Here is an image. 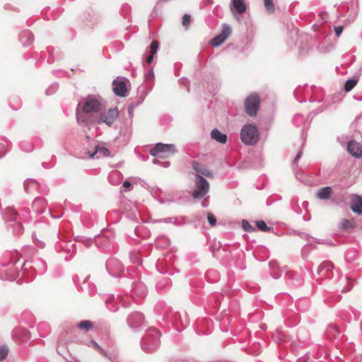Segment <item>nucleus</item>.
<instances>
[{"instance_id":"1","label":"nucleus","mask_w":362,"mask_h":362,"mask_svg":"<svg viewBox=\"0 0 362 362\" xmlns=\"http://www.w3.org/2000/svg\"><path fill=\"white\" fill-rule=\"evenodd\" d=\"M160 337L159 330L156 328L149 329L141 341L143 351L150 353L156 350L160 345Z\"/></svg>"},{"instance_id":"2","label":"nucleus","mask_w":362,"mask_h":362,"mask_svg":"<svg viewBox=\"0 0 362 362\" xmlns=\"http://www.w3.org/2000/svg\"><path fill=\"white\" fill-rule=\"evenodd\" d=\"M242 142L245 145H255L259 139V132L256 125L253 124H245L240 133Z\"/></svg>"},{"instance_id":"3","label":"nucleus","mask_w":362,"mask_h":362,"mask_svg":"<svg viewBox=\"0 0 362 362\" xmlns=\"http://www.w3.org/2000/svg\"><path fill=\"white\" fill-rule=\"evenodd\" d=\"M176 147L174 144L157 143L151 150L150 154L154 157L166 158L175 154Z\"/></svg>"},{"instance_id":"4","label":"nucleus","mask_w":362,"mask_h":362,"mask_svg":"<svg viewBox=\"0 0 362 362\" xmlns=\"http://www.w3.org/2000/svg\"><path fill=\"white\" fill-rule=\"evenodd\" d=\"M245 107L246 113L250 117H255L257 115L259 107V97L257 94L249 95L245 100Z\"/></svg>"},{"instance_id":"5","label":"nucleus","mask_w":362,"mask_h":362,"mask_svg":"<svg viewBox=\"0 0 362 362\" xmlns=\"http://www.w3.org/2000/svg\"><path fill=\"white\" fill-rule=\"evenodd\" d=\"M118 117L119 111L117 107L110 108L107 112L100 114L97 123H105L107 126L111 127Z\"/></svg>"},{"instance_id":"6","label":"nucleus","mask_w":362,"mask_h":362,"mask_svg":"<svg viewBox=\"0 0 362 362\" xmlns=\"http://www.w3.org/2000/svg\"><path fill=\"white\" fill-rule=\"evenodd\" d=\"M192 167L197 173V181H207L204 177L208 178L213 177L212 172L206 167L201 165L198 161L193 160L192 162Z\"/></svg>"},{"instance_id":"7","label":"nucleus","mask_w":362,"mask_h":362,"mask_svg":"<svg viewBox=\"0 0 362 362\" xmlns=\"http://www.w3.org/2000/svg\"><path fill=\"white\" fill-rule=\"evenodd\" d=\"M106 269L110 275L113 277H119L124 272V266L117 259H110L106 262Z\"/></svg>"},{"instance_id":"8","label":"nucleus","mask_w":362,"mask_h":362,"mask_svg":"<svg viewBox=\"0 0 362 362\" xmlns=\"http://www.w3.org/2000/svg\"><path fill=\"white\" fill-rule=\"evenodd\" d=\"M231 33V28L226 23L222 25V32L219 35L214 37L211 41V45L213 47H217L221 45Z\"/></svg>"},{"instance_id":"9","label":"nucleus","mask_w":362,"mask_h":362,"mask_svg":"<svg viewBox=\"0 0 362 362\" xmlns=\"http://www.w3.org/2000/svg\"><path fill=\"white\" fill-rule=\"evenodd\" d=\"M127 323L132 329L137 330L144 325V315L139 312L132 313L127 317Z\"/></svg>"},{"instance_id":"10","label":"nucleus","mask_w":362,"mask_h":362,"mask_svg":"<svg viewBox=\"0 0 362 362\" xmlns=\"http://www.w3.org/2000/svg\"><path fill=\"white\" fill-rule=\"evenodd\" d=\"M101 109V103L96 98H88L83 105L82 110L84 113L98 112Z\"/></svg>"},{"instance_id":"11","label":"nucleus","mask_w":362,"mask_h":362,"mask_svg":"<svg viewBox=\"0 0 362 362\" xmlns=\"http://www.w3.org/2000/svg\"><path fill=\"white\" fill-rule=\"evenodd\" d=\"M7 214L11 216V218H7V222H8V226L13 228L15 233H21L23 230V227L21 223L16 221V213L14 209L8 208L7 209Z\"/></svg>"},{"instance_id":"12","label":"nucleus","mask_w":362,"mask_h":362,"mask_svg":"<svg viewBox=\"0 0 362 362\" xmlns=\"http://www.w3.org/2000/svg\"><path fill=\"white\" fill-rule=\"evenodd\" d=\"M209 189V182H197L196 187L192 192V196L195 199H202L207 194Z\"/></svg>"},{"instance_id":"13","label":"nucleus","mask_w":362,"mask_h":362,"mask_svg":"<svg viewBox=\"0 0 362 362\" xmlns=\"http://www.w3.org/2000/svg\"><path fill=\"white\" fill-rule=\"evenodd\" d=\"M112 86L115 95L119 97H125L127 95V86L123 80L115 79L112 81Z\"/></svg>"},{"instance_id":"14","label":"nucleus","mask_w":362,"mask_h":362,"mask_svg":"<svg viewBox=\"0 0 362 362\" xmlns=\"http://www.w3.org/2000/svg\"><path fill=\"white\" fill-rule=\"evenodd\" d=\"M347 150L351 156L357 158L362 157V147L360 144L356 141L351 140L349 141L347 144Z\"/></svg>"},{"instance_id":"15","label":"nucleus","mask_w":362,"mask_h":362,"mask_svg":"<svg viewBox=\"0 0 362 362\" xmlns=\"http://www.w3.org/2000/svg\"><path fill=\"white\" fill-rule=\"evenodd\" d=\"M32 265L30 268H32L36 274L40 275L43 274L47 270V264L46 262L40 259V258H35L31 261Z\"/></svg>"},{"instance_id":"16","label":"nucleus","mask_w":362,"mask_h":362,"mask_svg":"<svg viewBox=\"0 0 362 362\" xmlns=\"http://www.w3.org/2000/svg\"><path fill=\"white\" fill-rule=\"evenodd\" d=\"M88 156L91 158H100L110 155V151L104 146H96L93 152H88Z\"/></svg>"},{"instance_id":"17","label":"nucleus","mask_w":362,"mask_h":362,"mask_svg":"<svg viewBox=\"0 0 362 362\" xmlns=\"http://www.w3.org/2000/svg\"><path fill=\"white\" fill-rule=\"evenodd\" d=\"M334 269V264L330 261L322 262L317 268V274L324 276Z\"/></svg>"},{"instance_id":"18","label":"nucleus","mask_w":362,"mask_h":362,"mask_svg":"<svg viewBox=\"0 0 362 362\" xmlns=\"http://www.w3.org/2000/svg\"><path fill=\"white\" fill-rule=\"evenodd\" d=\"M20 41L23 46H28L34 41V35L30 30H23L19 37Z\"/></svg>"},{"instance_id":"19","label":"nucleus","mask_w":362,"mask_h":362,"mask_svg":"<svg viewBox=\"0 0 362 362\" xmlns=\"http://www.w3.org/2000/svg\"><path fill=\"white\" fill-rule=\"evenodd\" d=\"M351 210L357 214H362V197L359 195H355L351 202Z\"/></svg>"},{"instance_id":"20","label":"nucleus","mask_w":362,"mask_h":362,"mask_svg":"<svg viewBox=\"0 0 362 362\" xmlns=\"http://www.w3.org/2000/svg\"><path fill=\"white\" fill-rule=\"evenodd\" d=\"M46 201L42 197L36 198L32 205L33 209L36 214H40L45 211Z\"/></svg>"},{"instance_id":"21","label":"nucleus","mask_w":362,"mask_h":362,"mask_svg":"<svg viewBox=\"0 0 362 362\" xmlns=\"http://www.w3.org/2000/svg\"><path fill=\"white\" fill-rule=\"evenodd\" d=\"M132 289L139 297L144 296L147 293L146 286L140 281L133 282Z\"/></svg>"},{"instance_id":"22","label":"nucleus","mask_w":362,"mask_h":362,"mask_svg":"<svg viewBox=\"0 0 362 362\" xmlns=\"http://www.w3.org/2000/svg\"><path fill=\"white\" fill-rule=\"evenodd\" d=\"M211 136L215 141L224 144L227 142V135L221 132L218 129H213L211 132Z\"/></svg>"},{"instance_id":"23","label":"nucleus","mask_w":362,"mask_h":362,"mask_svg":"<svg viewBox=\"0 0 362 362\" xmlns=\"http://www.w3.org/2000/svg\"><path fill=\"white\" fill-rule=\"evenodd\" d=\"M332 192V189L331 187H322L317 190L316 196L320 199L326 200L330 197Z\"/></svg>"},{"instance_id":"24","label":"nucleus","mask_w":362,"mask_h":362,"mask_svg":"<svg viewBox=\"0 0 362 362\" xmlns=\"http://www.w3.org/2000/svg\"><path fill=\"white\" fill-rule=\"evenodd\" d=\"M232 4L238 13H243L245 11L246 6L243 0H232Z\"/></svg>"},{"instance_id":"25","label":"nucleus","mask_w":362,"mask_h":362,"mask_svg":"<svg viewBox=\"0 0 362 362\" xmlns=\"http://www.w3.org/2000/svg\"><path fill=\"white\" fill-rule=\"evenodd\" d=\"M76 119L78 123L83 127L88 126L90 124L88 117L84 112L83 114L76 113Z\"/></svg>"},{"instance_id":"26","label":"nucleus","mask_w":362,"mask_h":362,"mask_svg":"<svg viewBox=\"0 0 362 362\" xmlns=\"http://www.w3.org/2000/svg\"><path fill=\"white\" fill-rule=\"evenodd\" d=\"M357 79L350 78L348 79L344 84V90L346 92L351 91L357 84Z\"/></svg>"},{"instance_id":"27","label":"nucleus","mask_w":362,"mask_h":362,"mask_svg":"<svg viewBox=\"0 0 362 362\" xmlns=\"http://www.w3.org/2000/svg\"><path fill=\"white\" fill-rule=\"evenodd\" d=\"M256 226L259 230L263 232H270L273 230V228L267 226L266 223L264 221H257Z\"/></svg>"},{"instance_id":"28","label":"nucleus","mask_w":362,"mask_h":362,"mask_svg":"<svg viewBox=\"0 0 362 362\" xmlns=\"http://www.w3.org/2000/svg\"><path fill=\"white\" fill-rule=\"evenodd\" d=\"M78 327L81 329H85L86 331H89L93 329V325L89 320H83L78 324Z\"/></svg>"},{"instance_id":"29","label":"nucleus","mask_w":362,"mask_h":362,"mask_svg":"<svg viewBox=\"0 0 362 362\" xmlns=\"http://www.w3.org/2000/svg\"><path fill=\"white\" fill-rule=\"evenodd\" d=\"M264 6L267 13L270 14L274 13L275 7L272 0H264Z\"/></svg>"},{"instance_id":"30","label":"nucleus","mask_w":362,"mask_h":362,"mask_svg":"<svg viewBox=\"0 0 362 362\" xmlns=\"http://www.w3.org/2000/svg\"><path fill=\"white\" fill-rule=\"evenodd\" d=\"M144 100V95L141 94L139 97H138L136 98H131L129 100V103L128 105H134V108H136L141 103H142Z\"/></svg>"},{"instance_id":"31","label":"nucleus","mask_w":362,"mask_h":362,"mask_svg":"<svg viewBox=\"0 0 362 362\" xmlns=\"http://www.w3.org/2000/svg\"><path fill=\"white\" fill-rule=\"evenodd\" d=\"M242 226L245 231L252 232L255 230V228L252 226L247 220L242 221Z\"/></svg>"},{"instance_id":"32","label":"nucleus","mask_w":362,"mask_h":362,"mask_svg":"<svg viewBox=\"0 0 362 362\" xmlns=\"http://www.w3.org/2000/svg\"><path fill=\"white\" fill-rule=\"evenodd\" d=\"M8 349L6 346H0V361H4L8 356Z\"/></svg>"},{"instance_id":"33","label":"nucleus","mask_w":362,"mask_h":362,"mask_svg":"<svg viewBox=\"0 0 362 362\" xmlns=\"http://www.w3.org/2000/svg\"><path fill=\"white\" fill-rule=\"evenodd\" d=\"M303 122L304 117L302 115L297 114L293 118V123L297 127H299Z\"/></svg>"},{"instance_id":"34","label":"nucleus","mask_w":362,"mask_h":362,"mask_svg":"<svg viewBox=\"0 0 362 362\" xmlns=\"http://www.w3.org/2000/svg\"><path fill=\"white\" fill-rule=\"evenodd\" d=\"M21 148L25 152H30L33 150V145L26 141L21 143Z\"/></svg>"},{"instance_id":"35","label":"nucleus","mask_w":362,"mask_h":362,"mask_svg":"<svg viewBox=\"0 0 362 362\" xmlns=\"http://www.w3.org/2000/svg\"><path fill=\"white\" fill-rule=\"evenodd\" d=\"M58 88L59 85L57 83H52L47 88L45 93L47 95H52L57 90Z\"/></svg>"},{"instance_id":"36","label":"nucleus","mask_w":362,"mask_h":362,"mask_svg":"<svg viewBox=\"0 0 362 362\" xmlns=\"http://www.w3.org/2000/svg\"><path fill=\"white\" fill-rule=\"evenodd\" d=\"M159 44L157 41L153 40L151 42L149 49L151 54H155L157 53L158 49Z\"/></svg>"},{"instance_id":"37","label":"nucleus","mask_w":362,"mask_h":362,"mask_svg":"<svg viewBox=\"0 0 362 362\" xmlns=\"http://www.w3.org/2000/svg\"><path fill=\"white\" fill-rule=\"evenodd\" d=\"M341 228L343 230H349L354 228V225L349 220L344 219L341 223Z\"/></svg>"},{"instance_id":"38","label":"nucleus","mask_w":362,"mask_h":362,"mask_svg":"<svg viewBox=\"0 0 362 362\" xmlns=\"http://www.w3.org/2000/svg\"><path fill=\"white\" fill-rule=\"evenodd\" d=\"M191 22V17L189 14H184L182 16V25L185 28H188Z\"/></svg>"},{"instance_id":"39","label":"nucleus","mask_w":362,"mask_h":362,"mask_svg":"<svg viewBox=\"0 0 362 362\" xmlns=\"http://www.w3.org/2000/svg\"><path fill=\"white\" fill-rule=\"evenodd\" d=\"M177 220L175 217L166 218L163 219L159 220H153V223H175V221Z\"/></svg>"},{"instance_id":"40","label":"nucleus","mask_w":362,"mask_h":362,"mask_svg":"<svg viewBox=\"0 0 362 362\" xmlns=\"http://www.w3.org/2000/svg\"><path fill=\"white\" fill-rule=\"evenodd\" d=\"M207 220L211 226H216V218L212 214L209 213L207 214Z\"/></svg>"},{"instance_id":"41","label":"nucleus","mask_w":362,"mask_h":362,"mask_svg":"<svg viewBox=\"0 0 362 362\" xmlns=\"http://www.w3.org/2000/svg\"><path fill=\"white\" fill-rule=\"evenodd\" d=\"M340 281H341V283L346 282V283L349 284V279L348 277L341 278L340 279ZM350 288H351L350 284H349V287L347 288H339V289H340L341 292H347L348 291L350 290Z\"/></svg>"},{"instance_id":"42","label":"nucleus","mask_w":362,"mask_h":362,"mask_svg":"<svg viewBox=\"0 0 362 362\" xmlns=\"http://www.w3.org/2000/svg\"><path fill=\"white\" fill-rule=\"evenodd\" d=\"M90 343L97 349L98 350L101 354H103V355H105V353L104 351V350L97 344L96 341H95L94 340H91L90 341Z\"/></svg>"},{"instance_id":"43","label":"nucleus","mask_w":362,"mask_h":362,"mask_svg":"<svg viewBox=\"0 0 362 362\" xmlns=\"http://www.w3.org/2000/svg\"><path fill=\"white\" fill-rule=\"evenodd\" d=\"M344 30L343 25H338L334 27V32L337 35V37H339L341 34L342 33Z\"/></svg>"},{"instance_id":"44","label":"nucleus","mask_w":362,"mask_h":362,"mask_svg":"<svg viewBox=\"0 0 362 362\" xmlns=\"http://www.w3.org/2000/svg\"><path fill=\"white\" fill-rule=\"evenodd\" d=\"M134 105H128V107H127V110H128V115L129 116V117H133V115H134Z\"/></svg>"},{"instance_id":"45","label":"nucleus","mask_w":362,"mask_h":362,"mask_svg":"<svg viewBox=\"0 0 362 362\" xmlns=\"http://www.w3.org/2000/svg\"><path fill=\"white\" fill-rule=\"evenodd\" d=\"M6 154L5 145L0 143V158H3Z\"/></svg>"},{"instance_id":"46","label":"nucleus","mask_w":362,"mask_h":362,"mask_svg":"<svg viewBox=\"0 0 362 362\" xmlns=\"http://www.w3.org/2000/svg\"><path fill=\"white\" fill-rule=\"evenodd\" d=\"M124 191L129 190L132 188V182H123Z\"/></svg>"},{"instance_id":"47","label":"nucleus","mask_w":362,"mask_h":362,"mask_svg":"<svg viewBox=\"0 0 362 362\" xmlns=\"http://www.w3.org/2000/svg\"><path fill=\"white\" fill-rule=\"evenodd\" d=\"M154 54H149L146 57V62L148 64H151L152 63V62L153 61V58H154Z\"/></svg>"},{"instance_id":"48","label":"nucleus","mask_w":362,"mask_h":362,"mask_svg":"<svg viewBox=\"0 0 362 362\" xmlns=\"http://www.w3.org/2000/svg\"><path fill=\"white\" fill-rule=\"evenodd\" d=\"M170 162L169 161H161L160 165L163 168H168L170 166Z\"/></svg>"},{"instance_id":"49","label":"nucleus","mask_w":362,"mask_h":362,"mask_svg":"<svg viewBox=\"0 0 362 362\" xmlns=\"http://www.w3.org/2000/svg\"><path fill=\"white\" fill-rule=\"evenodd\" d=\"M332 331L336 332L337 334H339V331L337 330V328L334 325L330 326L328 329L329 332H331Z\"/></svg>"},{"instance_id":"50","label":"nucleus","mask_w":362,"mask_h":362,"mask_svg":"<svg viewBox=\"0 0 362 362\" xmlns=\"http://www.w3.org/2000/svg\"><path fill=\"white\" fill-rule=\"evenodd\" d=\"M302 156V152L299 151L295 157L294 162L296 163Z\"/></svg>"},{"instance_id":"51","label":"nucleus","mask_w":362,"mask_h":362,"mask_svg":"<svg viewBox=\"0 0 362 362\" xmlns=\"http://www.w3.org/2000/svg\"><path fill=\"white\" fill-rule=\"evenodd\" d=\"M259 185H256V188L257 189H262L264 188V182H258Z\"/></svg>"},{"instance_id":"52","label":"nucleus","mask_w":362,"mask_h":362,"mask_svg":"<svg viewBox=\"0 0 362 362\" xmlns=\"http://www.w3.org/2000/svg\"><path fill=\"white\" fill-rule=\"evenodd\" d=\"M294 210L297 213V214H302V209L301 207H300L298 205H297V207L296 208H294Z\"/></svg>"},{"instance_id":"53","label":"nucleus","mask_w":362,"mask_h":362,"mask_svg":"<svg viewBox=\"0 0 362 362\" xmlns=\"http://www.w3.org/2000/svg\"><path fill=\"white\" fill-rule=\"evenodd\" d=\"M308 206V202H302V208H303L304 209L307 210Z\"/></svg>"},{"instance_id":"54","label":"nucleus","mask_w":362,"mask_h":362,"mask_svg":"<svg viewBox=\"0 0 362 362\" xmlns=\"http://www.w3.org/2000/svg\"><path fill=\"white\" fill-rule=\"evenodd\" d=\"M86 279L83 281V284L81 286L82 290L86 289Z\"/></svg>"},{"instance_id":"55","label":"nucleus","mask_w":362,"mask_h":362,"mask_svg":"<svg viewBox=\"0 0 362 362\" xmlns=\"http://www.w3.org/2000/svg\"><path fill=\"white\" fill-rule=\"evenodd\" d=\"M160 163H161V161L158 160V159H153V164H159V165H160Z\"/></svg>"},{"instance_id":"56","label":"nucleus","mask_w":362,"mask_h":362,"mask_svg":"<svg viewBox=\"0 0 362 362\" xmlns=\"http://www.w3.org/2000/svg\"><path fill=\"white\" fill-rule=\"evenodd\" d=\"M129 305H130V303H129V302H127V301H124V302H123V306H124V307H126V308H127V307H129Z\"/></svg>"},{"instance_id":"57","label":"nucleus","mask_w":362,"mask_h":362,"mask_svg":"<svg viewBox=\"0 0 362 362\" xmlns=\"http://www.w3.org/2000/svg\"><path fill=\"white\" fill-rule=\"evenodd\" d=\"M66 247H63V249L64 250H67L69 252H71V249L70 247H69L67 245L65 246Z\"/></svg>"},{"instance_id":"58","label":"nucleus","mask_w":362,"mask_h":362,"mask_svg":"<svg viewBox=\"0 0 362 362\" xmlns=\"http://www.w3.org/2000/svg\"><path fill=\"white\" fill-rule=\"evenodd\" d=\"M71 247L72 250H74L75 247H76V245L74 243H72V244H71Z\"/></svg>"},{"instance_id":"59","label":"nucleus","mask_w":362,"mask_h":362,"mask_svg":"<svg viewBox=\"0 0 362 362\" xmlns=\"http://www.w3.org/2000/svg\"><path fill=\"white\" fill-rule=\"evenodd\" d=\"M108 308H109V310H112V311H114V312L117 311V309H118L117 308H110V307H108Z\"/></svg>"},{"instance_id":"60","label":"nucleus","mask_w":362,"mask_h":362,"mask_svg":"<svg viewBox=\"0 0 362 362\" xmlns=\"http://www.w3.org/2000/svg\"><path fill=\"white\" fill-rule=\"evenodd\" d=\"M24 181L30 182V181H36V180L34 179L28 178V179H25Z\"/></svg>"},{"instance_id":"61","label":"nucleus","mask_w":362,"mask_h":362,"mask_svg":"<svg viewBox=\"0 0 362 362\" xmlns=\"http://www.w3.org/2000/svg\"><path fill=\"white\" fill-rule=\"evenodd\" d=\"M148 75V76H153V70H151Z\"/></svg>"},{"instance_id":"62","label":"nucleus","mask_w":362,"mask_h":362,"mask_svg":"<svg viewBox=\"0 0 362 362\" xmlns=\"http://www.w3.org/2000/svg\"><path fill=\"white\" fill-rule=\"evenodd\" d=\"M349 253H347V254L346 255V259H347V260H349H349H351V258H349Z\"/></svg>"},{"instance_id":"63","label":"nucleus","mask_w":362,"mask_h":362,"mask_svg":"<svg viewBox=\"0 0 362 362\" xmlns=\"http://www.w3.org/2000/svg\"><path fill=\"white\" fill-rule=\"evenodd\" d=\"M202 206H203L204 207H206V206H207V204H205V202H202Z\"/></svg>"},{"instance_id":"64","label":"nucleus","mask_w":362,"mask_h":362,"mask_svg":"<svg viewBox=\"0 0 362 362\" xmlns=\"http://www.w3.org/2000/svg\"><path fill=\"white\" fill-rule=\"evenodd\" d=\"M303 219L306 221H309L310 220V217L309 218H305V216L303 217Z\"/></svg>"}]
</instances>
